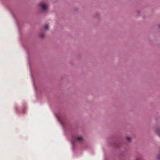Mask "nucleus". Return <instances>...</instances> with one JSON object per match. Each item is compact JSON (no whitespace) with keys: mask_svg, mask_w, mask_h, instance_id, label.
<instances>
[{"mask_svg":"<svg viewBox=\"0 0 160 160\" xmlns=\"http://www.w3.org/2000/svg\"><path fill=\"white\" fill-rule=\"evenodd\" d=\"M39 6L41 10L44 11H45L48 9V5L45 3H40L39 5Z\"/></svg>","mask_w":160,"mask_h":160,"instance_id":"obj_1","label":"nucleus"},{"mask_svg":"<svg viewBox=\"0 0 160 160\" xmlns=\"http://www.w3.org/2000/svg\"><path fill=\"white\" fill-rule=\"evenodd\" d=\"M77 140L79 142H81L83 140V138L81 136H78L77 138Z\"/></svg>","mask_w":160,"mask_h":160,"instance_id":"obj_2","label":"nucleus"},{"mask_svg":"<svg viewBox=\"0 0 160 160\" xmlns=\"http://www.w3.org/2000/svg\"><path fill=\"white\" fill-rule=\"evenodd\" d=\"M157 134L160 137V129H157L156 131Z\"/></svg>","mask_w":160,"mask_h":160,"instance_id":"obj_3","label":"nucleus"},{"mask_svg":"<svg viewBox=\"0 0 160 160\" xmlns=\"http://www.w3.org/2000/svg\"><path fill=\"white\" fill-rule=\"evenodd\" d=\"M45 28L46 30H48L49 29V26L48 25H46L45 27Z\"/></svg>","mask_w":160,"mask_h":160,"instance_id":"obj_4","label":"nucleus"},{"mask_svg":"<svg viewBox=\"0 0 160 160\" xmlns=\"http://www.w3.org/2000/svg\"><path fill=\"white\" fill-rule=\"evenodd\" d=\"M40 36L42 38H43L44 37L45 35L43 34H40Z\"/></svg>","mask_w":160,"mask_h":160,"instance_id":"obj_5","label":"nucleus"},{"mask_svg":"<svg viewBox=\"0 0 160 160\" xmlns=\"http://www.w3.org/2000/svg\"><path fill=\"white\" fill-rule=\"evenodd\" d=\"M127 139L129 141H130L131 140V138L129 137H127Z\"/></svg>","mask_w":160,"mask_h":160,"instance_id":"obj_6","label":"nucleus"},{"mask_svg":"<svg viewBox=\"0 0 160 160\" xmlns=\"http://www.w3.org/2000/svg\"><path fill=\"white\" fill-rule=\"evenodd\" d=\"M157 158L158 160H160V153L158 155Z\"/></svg>","mask_w":160,"mask_h":160,"instance_id":"obj_7","label":"nucleus"},{"mask_svg":"<svg viewBox=\"0 0 160 160\" xmlns=\"http://www.w3.org/2000/svg\"><path fill=\"white\" fill-rule=\"evenodd\" d=\"M136 160H139L138 158H137Z\"/></svg>","mask_w":160,"mask_h":160,"instance_id":"obj_8","label":"nucleus"},{"mask_svg":"<svg viewBox=\"0 0 160 160\" xmlns=\"http://www.w3.org/2000/svg\"><path fill=\"white\" fill-rule=\"evenodd\" d=\"M159 27L160 28V25H159Z\"/></svg>","mask_w":160,"mask_h":160,"instance_id":"obj_9","label":"nucleus"}]
</instances>
